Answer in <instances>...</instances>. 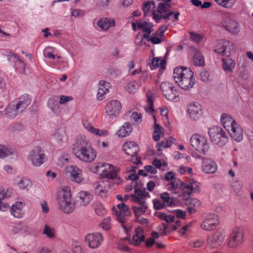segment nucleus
Here are the masks:
<instances>
[{
	"label": "nucleus",
	"mask_w": 253,
	"mask_h": 253,
	"mask_svg": "<svg viewBox=\"0 0 253 253\" xmlns=\"http://www.w3.org/2000/svg\"><path fill=\"white\" fill-rule=\"evenodd\" d=\"M73 152L75 156L86 163L92 162L96 157V152L83 136H78L74 144Z\"/></svg>",
	"instance_id": "nucleus-1"
},
{
	"label": "nucleus",
	"mask_w": 253,
	"mask_h": 253,
	"mask_svg": "<svg viewBox=\"0 0 253 253\" xmlns=\"http://www.w3.org/2000/svg\"><path fill=\"white\" fill-rule=\"evenodd\" d=\"M193 73L190 68L180 67L174 68L173 79L178 85L183 89H188L195 84Z\"/></svg>",
	"instance_id": "nucleus-2"
},
{
	"label": "nucleus",
	"mask_w": 253,
	"mask_h": 253,
	"mask_svg": "<svg viewBox=\"0 0 253 253\" xmlns=\"http://www.w3.org/2000/svg\"><path fill=\"white\" fill-rule=\"evenodd\" d=\"M131 197L132 201L137 204L132 207L133 211L136 216L139 217L145 212L148 208L146 199L150 197V194L145 188H135L134 193Z\"/></svg>",
	"instance_id": "nucleus-3"
},
{
	"label": "nucleus",
	"mask_w": 253,
	"mask_h": 253,
	"mask_svg": "<svg viewBox=\"0 0 253 253\" xmlns=\"http://www.w3.org/2000/svg\"><path fill=\"white\" fill-rule=\"evenodd\" d=\"M58 203L60 210L65 213H72L75 210L76 205L73 201L69 187H62L58 194Z\"/></svg>",
	"instance_id": "nucleus-4"
},
{
	"label": "nucleus",
	"mask_w": 253,
	"mask_h": 253,
	"mask_svg": "<svg viewBox=\"0 0 253 253\" xmlns=\"http://www.w3.org/2000/svg\"><path fill=\"white\" fill-rule=\"evenodd\" d=\"M167 3L160 2L157 7L158 13H156L155 11L152 12L153 18L157 23H159L162 18L168 21L172 15H173L174 21L178 20L180 13L178 11H169L171 6L170 4Z\"/></svg>",
	"instance_id": "nucleus-5"
},
{
	"label": "nucleus",
	"mask_w": 253,
	"mask_h": 253,
	"mask_svg": "<svg viewBox=\"0 0 253 253\" xmlns=\"http://www.w3.org/2000/svg\"><path fill=\"white\" fill-rule=\"evenodd\" d=\"M119 211L114 207L112 208V212L115 214L118 220L122 223V226L126 231V234H127L130 231L132 224L130 222H127L125 218L131 214V211L128 207L124 203L119 204L117 205Z\"/></svg>",
	"instance_id": "nucleus-6"
},
{
	"label": "nucleus",
	"mask_w": 253,
	"mask_h": 253,
	"mask_svg": "<svg viewBox=\"0 0 253 253\" xmlns=\"http://www.w3.org/2000/svg\"><path fill=\"white\" fill-rule=\"evenodd\" d=\"M30 99L26 97L23 100L12 101L9 103L6 108L5 114L6 118L12 119L15 117L18 114L22 113L30 104Z\"/></svg>",
	"instance_id": "nucleus-7"
},
{
	"label": "nucleus",
	"mask_w": 253,
	"mask_h": 253,
	"mask_svg": "<svg viewBox=\"0 0 253 253\" xmlns=\"http://www.w3.org/2000/svg\"><path fill=\"white\" fill-rule=\"evenodd\" d=\"M208 134L211 141L219 147L223 146L228 142L227 133L219 126H214L209 128Z\"/></svg>",
	"instance_id": "nucleus-8"
},
{
	"label": "nucleus",
	"mask_w": 253,
	"mask_h": 253,
	"mask_svg": "<svg viewBox=\"0 0 253 253\" xmlns=\"http://www.w3.org/2000/svg\"><path fill=\"white\" fill-rule=\"evenodd\" d=\"M225 237L226 234L223 230H217L208 236L206 247L210 249L218 248L222 245Z\"/></svg>",
	"instance_id": "nucleus-9"
},
{
	"label": "nucleus",
	"mask_w": 253,
	"mask_h": 253,
	"mask_svg": "<svg viewBox=\"0 0 253 253\" xmlns=\"http://www.w3.org/2000/svg\"><path fill=\"white\" fill-rule=\"evenodd\" d=\"M191 146L196 151L206 155L209 149V145L207 139L198 134H193L190 138Z\"/></svg>",
	"instance_id": "nucleus-10"
},
{
	"label": "nucleus",
	"mask_w": 253,
	"mask_h": 253,
	"mask_svg": "<svg viewBox=\"0 0 253 253\" xmlns=\"http://www.w3.org/2000/svg\"><path fill=\"white\" fill-rule=\"evenodd\" d=\"M96 172L102 177L108 179H114L117 177V169L112 165L98 163L95 167Z\"/></svg>",
	"instance_id": "nucleus-11"
},
{
	"label": "nucleus",
	"mask_w": 253,
	"mask_h": 253,
	"mask_svg": "<svg viewBox=\"0 0 253 253\" xmlns=\"http://www.w3.org/2000/svg\"><path fill=\"white\" fill-rule=\"evenodd\" d=\"M244 238V230L239 227L232 229L230 234L228 246L231 248H236L239 247L243 242Z\"/></svg>",
	"instance_id": "nucleus-12"
},
{
	"label": "nucleus",
	"mask_w": 253,
	"mask_h": 253,
	"mask_svg": "<svg viewBox=\"0 0 253 253\" xmlns=\"http://www.w3.org/2000/svg\"><path fill=\"white\" fill-rule=\"evenodd\" d=\"M29 158L33 165L36 167H39L43 164L46 159L44 151L40 147L33 149L30 153Z\"/></svg>",
	"instance_id": "nucleus-13"
},
{
	"label": "nucleus",
	"mask_w": 253,
	"mask_h": 253,
	"mask_svg": "<svg viewBox=\"0 0 253 253\" xmlns=\"http://www.w3.org/2000/svg\"><path fill=\"white\" fill-rule=\"evenodd\" d=\"M123 150L127 155L132 157V161L134 164H138L141 163L140 159L135 157L139 149L135 142L127 141L123 145Z\"/></svg>",
	"instance_id": "nucleus-14"
},
{
	"label": "nucleus",
	"mask_w": 253,
	"mask_h": 253,
	"mask_svg": "<svg viewBox=\"0 0 253 253\" xmlns=\"http://www.w3.org/2000/svg\"><path fill=\"white\" fill-rule=\"evenodd\" d=\"M219 224V218L216 214H210L204 220L201 224L202 229L211 231L214 230Z\"/></svg>",
	"instance_id": "nucleus-15"
},
{
	"label": "nucleus",
	"mask_w": 253,
	"mask_h": 253,
	"mask_svg": "<svg viewBox=\"0 0 253 253\" xmlns=\"http://www.w3.org/2000/svg\"><path fill=\"white\" fill-rule=\"evenodd\" d=\"M161 88L165 98L170 101H172L178 98V93L174 89L173 84L169 82H165L161 83Z\"/></svg>",
	"instance_id": "nucleus-16"
},
{
	"label": "nucleus",
	"mask_w": 253,
	"mask_h": 253,
	"mask_svg": "<svg viewBox=\"0 0 253 253\" xmlns=\"http://www.w3.org/2000/svg\"><path fill=\"white\" fill-rule=\"evenodd\" d=\"M103 237L102 234L95 232L88 234L85 237V242L90 248H97L102 243Z\"/></svg>",
	"instance_id": "nucleus-17"
},
{
	"label": "nucleus",
	"mask_w": 253,
	"mask_h": 253,
	"mask_svg": "<svg viewBox=\"0 0 253 253\" xmlns=\"http://www.w3.org/2000/svg\"><path fill=\"white\" fill-rule=\"evenodd\" d=\"M187 110L190 118L194 121L200 118L203 114L202 106L197 102L189 104Z\"/></svg>",
	"instance_id": "nucleus-18"
},
{
	"label": "nucleus",
	"mask_w": 253,
	"mask_h": 253,
	"mask_svg": "<svg viewBox=\"0 0 253 253\" xmlns=\"http://www.w3.org/2000/svg\"><path fill=\"white\" fill-rule=\"evenodd\" d=\"M181 185L183 187L184 196H189L192 192L198 193L200 191L199 183L194 180H190L189 184L182 183Z\"/></svg>",
	"instance_id": "nucleus-19"
},
{
	"label": "nucleus",
	"mask_w": 253,
	"mask_h": 253,
	"mask_svg": "<svg viewBox=\"0 0 253 253\" xmlns=\"http://www.w3.org/2000/svg\"><path fill=\"white\" fill-rule=\"evenodd\" d=\"M202 169L206 173H214L217 169L215 163L211 159L203 157Z\"/></svg>",
	"instance_id": "nucleus-20"
},
{
	"label": "nucleus",
	"mask_w": 253,
	"mask_h": 253,
	"mask_svg": "<svg viewBox=\"0 0 253 253\" xmlns=\"http://www.w3.org/2000/svg\"><path fill=\"white\" fill-rule=\"evenodd\" d=\"M233 43L227 40H223L221 42V46L214 49V52L222 56H229L230 52L233 49Z\"/></svg>",
	"instance_id": "nucleus-21"
},
{
	"label": "nucleus",
	"mask_w": 253,
	"mask_h": 253,
	"mask_svg": "<svg viewBox=\"0 0 253 253\" xmlns=\"http://www.w3.org/2000/svg\"><path fill=\"white\" fill-rule=\"evenodd\" d=\"M231 137L237 142H240L243 138V131L242 127L237 124H234L233 126L227 130Z\"/></svg>",
	"instance_id": "nucleus-22"
},
{
	"label": "nucleus",
	"mask_w": 253,
	"mask_h": 253,
	"mask_svg": "<svg viewBox=\"0 0 253 253\" xmlns=\"http://www.w3.org/2000/svg\"><path fill=\"white\" fill-rule=\"evenodd\" d=\"M68 172L70 173V178L72 181L80 183L84 180L82 171L77 167L71 166L68 168Z\"/></svg>",
	"instance_id": "nucleus-23"
},
{
	"label": "nucleus",
	"mask_w": 253,
	"mask_h": 253,
	"mask_svg": "<svg viewBox=\"0 0 253 253\" xmlns=\"http://www.w3.org/2000/svg\"><path fill=\"white\" fill-rule=\"evenodd\" d=\"M121 108L120 102L116 100H112L106 106V113L109 116H116L119 113Z\"/></svg>",
	"instance_id": "nucleus-24"
},
{
	"label": "nucleus",
	"mask_w": 253,
	"mask_h": 253,
	"mask_svg": "<svg viewBox=\"0 0 253 253\" xmlns=\"http://www.w3.org/2000/svg\"><path fill=\"white\" fill-rule=\"evenodd\" d=\"M110 87L109 83L103 80L100 81L98 84L97 99L100 101L103 100L105 98V95L109 92Z\"/></svg>",
	"instance_id": "nucleus-25"
},
{
	"label": "nucleus",
	"mask_w": 253,
	"mask_h": 253,
	"mask_svg": "<svg viewBox=\"0 0 253 253\" xmlns=\"http://www.w3.org/2000/svg\"><path fill=\"white\" fill-rule=\"evenodd\" d=\"M78 203L81 206L87 205L92 200V195L88 192L82 191L78 194Z\"/></svg>",
	"instance_id": "nucleus-26"
},
{
	"label": "nucleus",
	"mask_w": 253,
	"mask_h": 253,
	"mask_svg": "<svg viewBox=\"0 0 253 253\" xmlns=\"http://www.w3.org/2000/svg\"><path fill=\"white\" fill-rule=\"evenodd\" d=\"M223 27L228 31L237 34L240 31V27L238 23L233 20L224 19L222 23Z\"/></svg>",
	"instance_id": "nucleus-27"
},
{
	"label": "nucleus",
	"mask_w": 253,
	"mask_h": 253,
	"mask_svg": "<svg viewBox=\"0 0 253 253\" xmlns=\"http://www.w3.org/2000/svg\"><path fill=\"white\" fill-rule=\"evenodd\" d=\"M138 28L142 30L144 34L142 36L143 39L148 38L149 35L153 32V25L152 23L148 22H137Z\"/></svg>",
	"instance_id": "nucleus-28"
},
{
	"label": "nucleus",
	"mask_w": 253,
	"mask_h": 253,
	"mask_svg": "<svg viewBox=\"0 0 253 253\" xmlns=\"http://www.w3.org/2000/svg\"><path fill=\"white\" fill-rule=\"evenodd\" d=\"M12 195V192L9 190L0 191V211H5L9 209V205L6 203L5 200Z\"/></svg>",
	"instance_id": "nucleus-29"
},
{
	"label": "nucleus",
	"mask_w": 253,
	"mask_h": 253,
	"mask_svg": "<svg viewBox=\"0 0 253 253\" xmlns=\"http://www.w3.org/2000/svg\"><path fill=\"white\" fill-rule=\"evenodd\" d=\"M145 240L143 230L139 227L135 228V234L132 238V244L135 246L140 245Z\"/></svg>",
	"instance_id": "nucleus-30"
},
{
	"label": "nucleus",
	"mask_w": 253,
	"mask_h": 253,
	"mask_svg": "<svg viewBox=\"0 0 253 253\" xmlns=\"http://www.w3.org/2000/svg\"><path fill=\"white\" fill-rule=\"evenodd\" d=\"M97 26L102 30H107L109 28L115 25L114 19L108 18L101 19L97 23Z\"/></svg>",
	"instance_id": "nucleus-31"
},
{
	"label": "nucleus",
	"mask_w": 253,
	"mask_h": 253,
	"mask_svg": "<svg viewBox=\"0 0 253 253\" xmlns=\"http://www.w3.org/2000/svg\"><path fill=\"white\" fill-rule=\"evenodd\" d=\"M220 122L222 125L226 129V130L233 126L234 124L237 123L233 120L230 116L225 113L222 114L220 118Z\"/></svg>",
	"instance_id": "nucleus-32"
},
{
	"label": "nucleus",
	"mask_w": 253,
	"mask_h": 253,
	"mask_svg": "<svg viewBox=\"0 0 253 253\" xmlns=\"http://www.w3.org/2000/svg\"><path fill=\"white\" fill-rule=\"evenodd\" d=\"M23 207V206L22 202H17L10 208V212L15 217H22L23 216L22 212Z\"/></svg>",
	"instance_id": "nucleus-33"
},
{
	"label": "nucleus",
	"mask_w": 253,
	"mask_h": 253,
	"mask_svg": "<svg viewBox=\"0 0 253 253\" xmlns=\"http://www.w3.org/2000/svg\"><path fill=\"white\" fill-rule=\"evenodd\" d=\"M222 61L223 69L225 71H228L232 73L236 65L235 61L231 58H224L222 59Z\"/></svg>",
	"instance_id": "nucleus-34"
},
{
	"label": "nucleus",
	"mask_w": 253,
	"mask_h": 253,
	"mask_svg": "<svg viewBox=\"0 0 253 253\" xmlns=\"http://www.w3.org/2000/svg\"><path fill=\"white\" fill-rule=\"evenodd\" d=\"M12 57L14 58L15 60V66L16 69L21 74H26V64L24 61L20 60L19 57L16 55L12 54Z\"/></svg>",
	"instance_id": "nucleus-35"
},
{
	"label": "nucleus",
	"mask_w": 253,
	"mask_h": 253,
	"mask_svg": "<svg viewBox=\"0 0 253 253\" xmlns=\"http://www.w3.org/2000/svg\"><path fill=\"white\" fill-rule=\"evenodd\" d=\"M237 76L243 80H246L248 78V72L247 65L246 62H243L237 70Z\"/></svg>",
	"instance_id": "nucleus-36"
},
{
	"label": "nucleus",
	"mask_w": 253,
	"mask_h": 253,
	"mask_svg": "<svg viewBox=\"0 0 253 253\" xmlns=\"http://www.w3.org/2000/svg\"><path fill=\"white\" fill-rule=\"evenodd\" d=\"M16 184L20 189L28 190L32 186L31 181L26 178H17L16 180Z\"/></svg>",
	"instance_id": "nucleus-37"
},
{
	"label": "nucleus",
	"mask_w": 253,
	"mask_h": 253,
	"mask_svg": "<svg viewBox=\"0 0 253 253\" xmlns=\"http://www.w3.org/2000/svg\"><path fill=\"white\" fill-rule=\"evenodd\" d=\"M132 130V127L130 123H126L119 130L118 134L120 137H124L130 134Z\"/></svg>",
	"instance_id": "nucleus-38"
},
{
	"label": "nucleus",
	"mask_w": 253,
	"mask_h": 253,
	"mask_svg": "<svg viewBox=\"0 0 253 253\" xmlns=\"http://www.w3.org/2000/svg\"><path fill=\"white\" fill-rule=\"evenodd\" d=\"M147 104L145 108V111L150 114H153L155 111L153 109V97L152 93L149 90L146 93Z\"/></svg>",
	"instance_id": "nucleus-39"
},
{
	"label": "nucleus",
	"mask_w": 253,
	"mask_h": 253,
	"mask_svg": "<svg viewBox=\"0 0 253 253\" xmlns=\"http://www.w3.org/2000/svg\"><path fill=\"white\" fill-rule=\"evenodd\" d=\"M48 107L53 112L56 113L59 109L57 98L55 96L50 97L48 100Z\"/></svg>",
	"instance_id": "nucleus-40"
},
{
	"label": "nucleus",
	"mask_w": 253,
	"mask_h": 253,
	"mask_svg": "<svg viewBox=\"0 0 253 253\" xmlns=\"http://www.w3.org/2000/svg\"><path fill=\"white\" fill-rule=\"evenodd\" d=\"M155 5V3L152 1H147L146 3L144 4L142 9L143 10L144 15L145 16H149L150 12L152 11L151 14L152 15V12L154 11Z\"/></svg>",
	"instance_id": "nucleus-41"
},
{
	"label": "nucleus",
	"mask_w": 253,
	"mask_h": 253,
	"mask_svg": "<svg viewBox=\"0 0 253 253\" xmlns=\"http://www.w3.org/2000/svg\"><path fill=\"white\" fill-rule=\"evenodd\" d=\"M42 233L50 239H53L55 237V230L54 228L46 224L44 226Z\"/></svg>",
	"instance_id": "nucleus-42"
},
{
	"label": "nucleus",
	"mask_w": 253,
	"mask_h": 253,
	"mask_svg": "<svg viewBox=\"0 0 253 253\" xmlns=\"http://www.w3.org/2000/svg\"><path fill=\"white\" fill-rule=\"evenodd\" d=\"M23 129L22 126L19 123H13L9 125L7 128V131L9 133L14 134L18 133Z\"/></svg>",
	"instance_id": "nucleus-43"
},
{
	"label": "nucleus",
	"mask_w": 253,
	"mask_h": 253,
	"mask_svg": "<svg viewBox=\"0 0 253 253\" xmlns=\"http://www.w3.org/2000/svg\"><path fill=\"white\" fill-rule=\"evenodd\" d=\"M94 186L95 192L97 195L102 197L107 196L108 191L101 184L97 182L94 184Z\"/></svg>",
	"instance_id": "nucleus-44"
},
{
	"label": "nucleus",
	"mask_w": 253,
	"mask_h": 253,
	"mask_svg": "<svg viewBox=\"0 0 253 253\" xmlns=\"http://www.w3.org/2000/svg\"><path fill=\"white\" fill-rule=\"evenodd\" d=\"M194 64L196 66H203L204 64V57L199 52H196L193 56Z\"/></svg>",
	"instance_id": "nucleus-45"
},
{
	"label": "nucleus",
	"mask_w": 253,
	"mask_h": 253,
	"mask_svg": "<svg viewBox=\"0 0 253 253\" xmlns=\"http://www.w3.org/2000/svg\"><path fill=\"white\" fill-rule=\"evenodd\" d=\"M175 140L172 137H169L166 141L160 142L157 145V150L161 151V148H169L170 147Z\"/></svg>",
	"instance_id": "nucleus-46"
},
{
	"label": "nucleus",
	"mask_w": 253,
	"mask_h": 253,
	"mask_svg": "<svg viewBox=\"0 0 253 253\" xmlns=\"http://www.w3.org/2000/svg\"><path fill=\"white\" fill-rule=\"evenodd\" d=\"M151 69H154L157 67H161L162 68L165 67L166 62L164 60H160L159 58L154 57L151 62Z\"/></svg>",
	"instance_id": "nucleus-47"
},
{
	"label": "nucleus",
	"mask_w": 253,
	"mask_h": 253,
	"mask_svg": "<svg viewBox=\"0 0 253 253\" xmlns=\"http://www.w3.org/2000/svg\"><path fill=\"white\" fill-rule=\"evenodd\" d=\"M11 148L6 146L0 145V158H4L12 154Z\"/></svg>",
	"instance_id": "nucleus-48"
},
{
	"label": "nucleus",
	"mask_w": 253,
	"mask_h": 253,
	"mask_svg": "<svg viewBox=\"0 0 253 253\" xmlns=\"http://www.w3.org/2000/svg\"><path fill=\"white\" fill-rule=\"evenodd\" d=\"M214 1L222 7L231 8L234 4L236 0H214Z\"/></svg>",
	"instance_id": "nucleus-49"
},
{
	"label": "nucleus",
	"mask_w": 253,
	"mask_h": 253,
	"mask_svg": "<svg viewBox=\"0 0 253 253\" xmlns=\"http://www.w3.org/2000/svg\"><path fill=\"white\" fill-rule=\"evenodd\" d=\"M160 197L165 206H171L173 204L172 198L169 196L167 192L162 193Z\"/></svg>",
	"instance_id": "nucleus-50"
},
{
	"label": "nucleus",
	"mask_w": 253,
	"mask_h": 253,
	"mask_svg": "<svg viewBox=\"0 0 253 253\" xmlns=\"http://www.w3.org/2000/svg\"><path fill=\"white\" fill-rule=\"evenodd\" d=\"M65 132L64 130H58L55 133L54 139L57 143L58 144H62L63 139L65 138Z\"/></svg>",
	"instance_id": "nucleus-51"
},
{
	"label": "nucleus",
	"mask_w": 253,
	"mask_h": 253,
	"mask_svg": "<svg viewBox=\"0 0 253 253\" xmlns=\"http://www.w3.org/2000/svg\"><path fill=\"white\" fill-rule=\"evenodd\" d=\"M231 187L234 192L238 195H240L242 190V185L241 182L239 181H235L232 182Z\"/></svg>",
	"instance_id": "nucleus-52"
},
{
	"label": "nucleus",
	"mask_w": 253,
	"mask_h": 253,
	"mask_svg": "<svg viewBox=\"0 0 253 253\" xmlns=\"http://www.w3.org/2000/svg\"><path fill=\"white\" fill-rule=\"evenodd\" d=\"M140 86L138 83L135 82H130L127 84L126 86V90L129 93H134L136 91L138 87Z\"/></svg>",
	"instance_id": "nucleus-53"
},
{
	"label": "nucleus",
	"mask_w": 253,
	"mask_h": 253,
	"mask_svg": "<svg viewBox=\"0 0 253 253\" xmlns=\"http://www.w3.org/2000/svg\"><path fill=\"white\" fill-rule=\"evenodd\" d=\"M159 234L161 236H166L169 233V226L165 223H162L158 227Z\"/></svg>",
	"instance_id": "nucleus-54"
},
{
	"label": "nucleus",
	"mask_w": 253,
	"mask_h": 253,
	"mask_svg": "<svg viewBox=\"0 0 253 253\" xmlns=\"http://www.w3.org/2000/svg\"><path fill=\"white\" fill-rule=\"evenodd\" d=\"M186 205L187 206H191L196 208L200 206L201 202L198 199L196 198H192L187 200Z\"/></svg>",
	"instance_id": "nucleus-55"
},
{
	"label": "nucleus",
	"mask_w": 253,
	"mask_h": 253,
	"mask_svg": "<svg viewBox=\"0 0 253 253\" xmlns=\"http://www.w3.org/2000/svg\"><path fill=\"white\" fill-rule=\"evenodd\" d=\"M204 244V242L203 240L201 239H197L191 241L189 243V245L191 248H198L202 247Z\"/></svg>",
	"instance_id": "nucleus-56"
},
{
	"label": "nucleus",
	"mask_w": 253,
	"mask_h": 253,
	"mask_svg": "<svg viewBox=\"0 0 253 253\" xmlns=\"http://www.w3.org/2000/svg\"><path fill=\"white\" fill-rule=\"evenodd\" d=\"M111 218L109 217L105 218L100 224V227L105 230H108L110 227Z\"/></svg>",
	"instance_id": "nucleus-57"
},
{
	"label": "nucleus",
	"mask_w": 253,
	"mask_h": 253,
	"mask_svg": "<svg viewBox=\"0 0 253 253\" xmlns=\"http://www.w3.org/2000/svg\"><path fill=\"white\" fill-rule=\"evenodd\" d=\"M180 180L178 179H175L167 184L168 189L169 190H175L177 188Z\"/></svg>",
	"instance_id": "nucleus-58"
},
{
	"label": "nucleus",
	"mask_w": 253,
	"mask_h": 253,
	"mask_svg": "<svg viewBox=\"0 0 253 253\" xmlns=\"http://www.w3.org/2000/svg\"><path fill=\"white\" fill-rule=\"evenodd\" d=\"M200 77L201 80L204 82H207L210 81V75L207 71L203 70L200 73Z\"/></svg>",
	"instance_id": "nucleus-59"
},
{
	"label": "nucleus",
	"mask_w": 253,
	"mask_h": 253,
	"mask_svg": "<svg viewBox=\"0 0 253 253\" xmlns=\"http://www.w3.org/2000/svg\"><path fill=\"white\" fill-rule=\"evenodd\" d=\"M153 205L155 209L160 210L165 207V204L159 200L155 199L153 200Z\"/></svg>",
	"instance_id": "nucleus-60"
},
{
	"label": "nucleus",
	"mask_w": 253,
	"mask_h": 253,
	"mask_svg": "<svg viewBox=\"0 0 253 253\" xmlns=\"http://www.w3.org/2000/svg\"><path fill=\"white\" fill-rule=\"evenodd\" d=\"M91 132L98 136H106L108 134V132L107 130H100L95 128H93Z\"/></svg>",
	"instance_id": "nucleus-61"
},
{
	"label": "nucleus",
	"mask_w": 253,
	"mask_h": 253,
	"mask_svg": "<svg viewBox=\"0 0 253 253\" xmlns=\"http://www.w3.org/2000/svg\"><path fill=\"white\" fill-rule=\"evenodd\" d=\"M59 103L60 104H65L68 101H72L73 100V98L72 96H68L66 95H60L59 96Z\"/></svg>",
	"instance_id": "nucleus-62"
},
{
	"label": "nucleus",
	"mask_w": 253,
	"mask_h": 253,
	"mask_svg": "<svg viewBox=\"0 0 253 253\" xmlns=\"http://www.w3.org/2000/svg\"><path fill=\"white\" fill-rule=\"evenodd\" d=\"M192 169L191 168L185 166H181L178 169V172L182 174H184L186 172L188 173H191L192 172Z\"/></svg>",
	"instance_id": "nucleus-63"
},
{
	"label": "nucleus",
	"mask_w": 253,
	"mask_h": 253,
	"mask_svg": "<svg viewBox=\"0 0 253 253\" xmlns=\"http://www.w3.org/2000/svg\"><path fill=\"white\" fill-rule=\"evenodd\" d=\"M75 250L66 249L62 251V253H81V249L80 247H76Z\"/></svg>",
	"instance_id": "nucleus-64"
}]
</instances>
